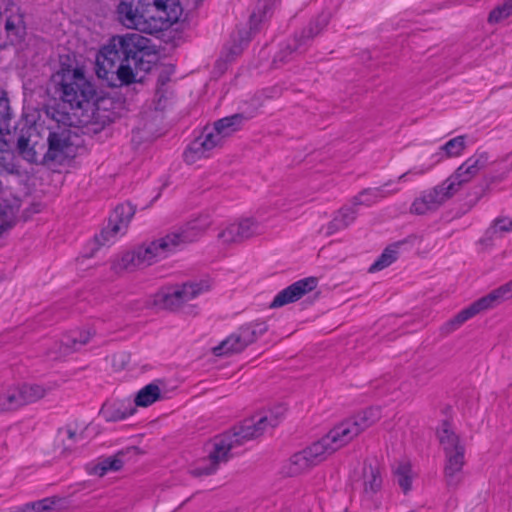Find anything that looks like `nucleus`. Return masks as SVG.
I'll list each match as a JSON object with an SVG mask.
<instances>
[{
	"mask_svg": "<svg viewBox=\"0 0 512 512\" xmlns=\"http://www.w3.org/2000/svg\"><path fill=\"white\" fill-rule=\"evenodd\" d=\"M134 213L135 209L131 204L118 205L110 216L107 227L101 231L100 235L95 237V240L99 245H104L113 240L118 233H123L126 230Z\"/></svg>",
	"mask_w": 512,
	"mask_h": 512,
	"instance_id": "nucleus-18",
	"label": "nucleus"
},
{
	"mask_svg": "<svg viewBox=\"0 0 512 512\" xmlns=\"http://www.w3.org/2000/svg\"><path fill=\"white\" fill-rule=\"evenodd\" d=\"M236 224L243 241L261 233V225L254 218H242Z\"/></svg>",
	"mask_w": 512,
	"mask_h": 512,
	"instance_id": "nucleus-38",
	"label": "nucleus"
},
{
	"mask_svg": "<svg viewBox=\"0 0 512 512\" xmlns=\"http://www.w3.org/2000/svg\"><path fill=\"white\" fill-rule=\"evenodd\" d=\"M23 406L19 386L11 387L0 393V412L15 410Z\"/></svg>",
	"mask_w": 512,
	"mask_h": 512,
	"instance_id": "nucleus-34",
	"label": "nucleus"
},
{
	"mask_svg": "<svg viewBox=\"0 0 512 512\" xmlns=\"http://www.w3.org/2000/svg\"><path fill=\"white\" fill-rule=\"evenodd\" d=\"M358 210L352 206H345L341 208L327 224L324 229L326 236H331L338 231L344 230L349 227L356 219Z\"/></svg>",
	"mask_w": 512,
	"mask_h": 512,
	"instance_id": "nucleus-25",
	"label": "nucleus"
},
{
	"mask_svg": "<svg viewBox=\"0 0 512 512\" xmlns=\"http://www.w3.org/2000/svg\"><path fill=\"white\" fill-rule=\"evenodd\" d=\"M512 231V220L508 217L497 218L488 229L487 234L490 238L502 237L503 234Z\"/></svg>",
	"mask_w": 512,
	"mask_h": 512,
	"instance_id": "nucleus-40",
	"label": "nucleus"
},
{
	"mask_svg": "<svg viewBox=\"0 0 512 512\" xmlns=\"http://www.w3.org/2000/svg\"><path fill=\"white\" fill-rule=\"evenodd\" d=\"M510 298H512V280L475 301L469 307L461 310L452 319L444 323L441 326L440 331L442 334L448 335L481 311L493 308Z\"/></svg>",
	"mask_w": 512,
	"mask_h": 512,
	"instance_id": "nucleus-9",
	"label": "nucleus"
},
{
	"mask_svg": "<svg viewBox=\"0 0 512 512\" xmlns=\"http://www.w3.org/2000/svg\"><path fill=\"white\" fill-rule=\"evenodd\" d=\"M135 409L128 408L124 403L104 404L100 410V415L108 422L124 420L131 416Z\"/></svg>",
	"mask_w": 512,
	"mask_h": 512,
	"instance_id": "nucleus-29",
	"label": "nucleus"
},
{
	"mask_svg": "<svg viewBox=\"0 0 512 512\" xmlns=\"http://www.w3.org/2000/svg\"><path fill=\"white\" fill-rule=\"evenodd\" d=\"M364 491L366 494L373 495L382 485V478L379 468L373 465H365L363 470Z\"/></svg>",
	"mask_w": 512,
	"mask_h": 512,
	"instance_id": "nucleus-31",
	"label": "nucleus"
},
{
	"mask_svg": "<svg viewBox=\"0 0 512 512\" xmlns=\"http://www.w3.org/2000/svg\"><path fill=\"white\" fill-rule=\"evenodd\" d=\"M167 98H152L141 112L138 125L132 131V142L140 145L158 138L161 134L163 111Z\"/></svg>",
	"mask_w": 512,
	"mask_h": 512,
	"instance_id": "nucleus-11",
	"label": "nucleus"
},
{
	"mask_svg": "<svg viewBox=\"0 0 512 512\" xmlns=\"http://www.w3.org/2000/svg\"><path fill=\"white\" fill-rule=\"evenodd\" d=\"M153 13L159 19L161 30L178 21L182 8L177 0H153Z\"/></svg>",
	"mask_w": 512,
	"mask_h": 512,
	"instance_id": "nucleus-22",
	"label": "nucleus"
},
{
	"mask_svg": "<svg viewBox=\"0 0 512 512\" xmlns=\"http://www.w3.org/2000/svg\"><path fill=\"white\" fill-rule=\"evenodd\" d=\"M261 55H262L263 57H266V56H267V53H266L265 51H262V52H261Z\"/></svg>",
	"mask_w": 512,
	"mask_h": 512,
	"instance_id": "nucleus-49",
	"label": "nucleus"
},
{
	"mask_svg": "<svg viewBox=\"0 0 512 512\" xmlns=\"http://www.w3.org/2000/svg\"><path fill=\"white\" fill-rule=\"evenodd\" d=\"M284 411V408L278 407L263 415L253 416L232 430L215 436L207 444V458L202 459L191 470V474L201 477L215 473L221 463H226L233 456L234 449L244 445L247 441L260 437L268 428L277 426Z\"/></svg>",
	"mask_w": 512,
	"mask_h": 512,
	"instance_id": "nucleus-2",
	"label": "nucleus"
},
{
	"mask_svg": "<svg viewBox=\"0 0 512 512\" xmlns=\"http://www.w3.org/2000/svg\"><path fill=\"white\" fill-rule=\"evenodd\" d=\"M60 433L61 434L63 433L66 436V440L65 439L63 440L64 441L63 453L68 454L73 450V444L76 442L78 435L74 430H72L70 428H67L64 431H60Z\"/></svg>",
	"mask_w": 512,
	"mask_h": 512,
	"instance_id": "nucleus-44",
	"label": "nucleus"
},
{
	"mask_svg": "<svg viewBox=\"0 0 512 512\" xmlns=\"http://www.w3.org/2000/svg\"><path fill=\"white\" fill-rule=\"evenodd\" d=\"M169 82L170 77L167 74L161 73L158 78L157 93L161 95L171 93L172 91L167 87Z\"/></svg>",
	"mask_w": 512,
	"mask_h": 512,
	"instance_id": "nucleus-47",
	"label": "nucleus"
},
{
	"mask_svg": "<svg viewBox=\"0 0 512 512\" xmlns=\"http://www.w3.org/2000/svg\"><path fill=\"white\" fill-rule=\"evenodd\" d=\"M160 397L161 391L159 386L154 383H150L138 391L134 399V403L136 406L148 407L159 400Z\"/></svg>",
	"mask_w": 512,
	"mask_h": 512,
	"instance_id": "nucleus-33",
	"label": "nucleus"
},
{
	"mask_svg": "<svg viewBox=\"0 0 512 512\" xmlns=\"http://www.w3.org/2000/svg\"><path fill=\"white\" fill-rule=\"evenodd\" d=\"M138 453L136 447H129L125 450L117 452L113 456L101 458L95 463L87 465V472L90 475L103 477L108 472H116L122 469L125 462L128 461V456L135 455Z\"/></svg>",
	"mask_w": 512,
	"mask_h": 512,
	"instance_id": "nucleus-20",
	"label": "nucleus"
},
{
	"mask_svg": "<svg viewBox=\"0 0 512 512\" xmlns=\"http://www.w3.org/2000/svg\"><path fill=\"white\" fill-rule=\"evenodd\" d=\"M36 136H20L17 140L19 154L30 163H43L45 154V143H38Z\"/></svg>",
	"mask_w": 512,
	"mask_h": 512,
	"instance_id": "nucleus-23",
	"label": "nucleus"
},
{
	"mask_svg": "<svg viewBox=\"0 0 512 512\" xmlns=\"http://www.w3.org/2000/svg\"><path fill=\"white\" fill-rule=\"evenodd\" d=\"M329 15L321 14L312 21L298 36V39L304 41V47L307 43L319 35L329 23Z\"/></svg>",
	"mask_w": 512,
	"mask_h": 512,
	"instance_id": "nucleus-32",
	"label": "nucleus"
},
{
	"mask_svg": "<svg viewBox=\"0 0 512 512\" xmlns=\"http://www.w3.org/2000/svg\"><path fill=\"white\" fill-rule=\"evenodd\" d=\"M80 145L81 139L72 129L62 126L49 129L45 143L44 164H62L76 154Z\"/></svg>",
	"mask_w": 512,
	"mask_h": 512,
	"instance_id": "nucleus-7",
	"label": "nucleus"
},
{
	"mask_svg": "<svg viewBox=\"0 0 512 512\" xmlns=\"http://www.w3.org/2000/svg\"><path fill=\"white\" fill-rule=\"evenodd\" d=\"M150 40L137 33L113 36L96 57V74L108 85L130 84L135 80L134 71L148 72L152 62Z\"/></svg>",
	"mask_w": 512,
	"mask_h": 512,
	"instance_id": "nucleus-1",
	"label": "nucleus"
},
{
	"mask_svg": "<svg viewBox=\"0 0 512 512\" xmlns=\"http://www.w3.org/2000/svg\"><path fill=\"white\" fill-rule=\"evenodd\" d=\"M391 183L392 181H388L381 187L362 190L358 195L353 197L351 206L355 209H357V207L360 205L370 206L371 204L377 202L380 198H384L391 194L397 193L400 190L399 188H394L392 190L385 189Z\"/></svg>",
	"mask_w": 512,
	"mask_h": 512,
	"instance_id": "nucleus-24",
	"label": "nucleus"
},
{
	"mask_svg": "<svg viewBox=\"0 0 512 512\" xmlns=\"http://www.w3.org/2000/svg\"><path fill=\"white\" fill-rule=\"evenodd\" d=\"M267 329L268 326L265 322L244 325L214 347L213 353L216 356H231L240 353L263 335Z\"/></svg>",
	"mask_w": 512,
	"mask_h": 512,
	"instance_id": "nucleus-12",
	"label": "nucleus"
},
{
	"mask_svg": "<svg viewBox=\"0 0 512 512\" xmlns=\"http://www.w3.org/2000/svg\"><path fill=\"white\" fill-rule=\"evenodd\" d=\"M225 140L216 130L214 125H206L200 136L195 138L183 153L184 161L187 164H194L201 159L211 156L216 148H222Z\"/></svg>",
	"mask_w": 512,
	"mask_h": 512,
	"instance_id": "nucleus-13",
	"label": "nucleus"
},
{
	"mask_svg": "<svg viewBox=\"0 0 512 512\" xmlns=\"http://www.w3.org/2000/svg\"><path fill=\"white\" fill-rule=\"evenodd\" d=\"M380 417L381 413L378 408H368L334 426L318 442L329 457L375 424Z\"/></svg>",
	"mask_w": 512,
	"mask_h": 512,
	"instance_id": "nucleus-4",
	"label": "nucleus"
},
{
	"mask_svg": "<svg viewBox=\"0 0 512 512\" xmlns=\"http://www.w3.org/2000/svg\"><path fill=\"white\" fill-rule=\"evenodd\" d=\"M328 456L318 441L293 454L284 466L288 476H297L326 460Z\"/></svg>",
	"mask_w": 512,
	"mask_h": 512,
	"instance_id": "nucleus-15",
	"label": "nucleus"
},
{
	"mask_svg": "<svg viewBox=\"0 0 512 512\" xmlns=\"http://www.w3.org/2000/svg\"><path fill=\"white\" fill-rule=\"evenodd\" d=\"M489 162L486 152L476 154L462 163L447 179L443 181L450 193L456 195L463 185L470 182Z\"/></svg>",
	"mask_w": 512,
	"mask_h": 512,
	"instance_id": "nucleus-14",
	"label": "nucleus"
},
{
	"mask_svg": "<svg viewBox=\"0 0 512 512\" xmlns=\"http://www.w3.org/2000/svg\"><path fill=\"white\" fill-rule=\"evenodd\" d=\"M114 99H116L118 103H121L122 98H83L82 100L79 98H71L69 99V104L71 107L76 105L77 108H82L84 104L89 105L91 103L95 112L99 113L102 109H108V105H112Z\"/></svg>",
	"mask_w": 512,
	"mask_h": 512,
	"instance_id": "nucleus-36",
	"label": "nucleus"
},
{
	"mask_svg": "<svg viewBox=\"0 0 512 512\" xmlns=\"http://www.w3.org/2000/svg\"><path fill=\"white\" fill-rule=\"evenodd\" d=\"M395 481L401 487L404 493L411 489L412 472L411 465L408 462H400L394 469Z\"/></svg>",
	"mask_w": 512,
	"mask_h": 512,
	"instance_id": "nucleus-37",
	"label": "nucleus"
},
{
	"mask_svg": "<svg viewBox=\"0 0 512 512\" xmlns=\"http://www.w3.org/2000/svg\"><path fill=\"white\" fill-rule=\"evenodd\" d=\"M432 168V166H415L411 169H409L408 171H406L405 173L401 174L397 181L398 182H405V181H408V176L409 175H415V176H422L424 174H426L430 169Z\"/></svg>",
	"mask_w": 512,
	"mask_h": 512,
	"instance_id": "nucleus-46",
	"label": "nucleus"
},
{
	"mask_svg": "<svg viewBox=\"0 0 512 512\" xmlns=\"http://www.w3.org/2000/svg\"><path fill=\"white\" fill-rule=\"evenodd\" d=\"M18 211L13 207H4L0 210V236L11 229L17 220Z\"/></svg>",
	"mask_w": 512,
	"mask_h": 512,
	"instance_id": "nucleus-41",
	"label": "nucleus"
},
{
	"mask_svg": "<svg viewBox=\"0 0 512 512\" xmlns=\"http://www.w3.org/2000/svg\"><path fill=\"white\" fill-rule=\"evenodd\" d=\"M56 501L51 498H46L32 504L35 512H53L55 509Z\"/></svg>",
	"mask_w": 512,
	"mask_h": 512,
	"instance_id": "nucleus-45",
	"label": "nucleus"
},
{
	"mask_svg": "<svg viewBox=\"0 0 512 512\" xmlns=\"http://www.w3.org/2000/svg\"><path fill=\"white\" fill-rule=\"evenodd\" d=\"M512 15V0H506L502 5L495 7L489 14L488 22L498 23Z\"/></svg>",
	"mask_w": 512,
	"mask_h": 512,
	"instance_id": "nucleus-43",
	"label": "nucleus"
},
{
	"mask_svg": "<svg viewBox=\"0 0 512 512\" xmlns=\"http://www.w3.org/2000/svg\"><path fill=\"white\" fill-rule=\"evenodd\" d=\"M90 334L88 332L80 333L79 337L72 335L65 336L60 343H55L52 350L48 354L56 359L62 355L76 351L79 346H83L89 342Z\"/></svg>",
	"mask_w": 512,
	"mask_h": 512,
	"instance_id": "nucleus-26",
	"label": "nucleus"
},
{
	"mask_svg": "<svg viewBox=\"0 0 512 512\" xmlns=\"http://www.w3.org/2000/svg\"><path fill=\"white\" fill-rule=\"evenodd\" d=\"M278 0H259L256 10L250 16V21L253 25L262 22L270 13L272 7Z\"/></svg>",
	"mask_w": 512,
	"mask_h": 512,
	"instance_id": "nucleus-39",
	"label": "nucleus"
},
{
	"mask_svg": "<svg viewBox=\"0 0 512 512\" xmlns=\"http://www.w3.org/2000/svg\"><path fill=\"white\" fill-rule=\"evenodd\" d=\"M208 290L209 284L204 281L166 287L156 293L154 302L161 308L171 311L187 309V313H193L194 306L188 303Z\"/></svg>",
	"mask_w": 512,
	"mask_h": 512,
	"instance_id": "nucleus-8",
	"label": "nucleus"
},
{
	"mask_svg": "<svg viewBox=\"0 0 512 512\" xmlns=\"http://www.w3.org/2000/svg\"><path fill=\"white\" fill-rule=\"evenodd\" d=\"M153 0H122L117 8L119 21L128 29L154 34L161 31L159 19L153 13Z\"/></svg>",
	"mask_w": 512,
	"mask_h": 512,
	"instance_id": "nucleus-6",
	"label": "nucleus"
},
{
	"mask_svg": "<svg viewBox=\"0 0 512 512\" xmlns=\"http://www.w3.org/2000/svg\"><path fill=\"white\" fill-rule=\"evenodd\" d=\"M218 239L223 244L240 243L243 241L236 222L227 225L222 231H220L218 234Z\"/></svg>",
	"mask_w": 512,
	"mask_h": 512,
	"instance_id": "nucleus-42",
	"label": "nucleus"
},
{
	"mask_svg": "<svg viewBox=\"0 0 512 512\" xmlns=\"http://www.w3.org/2000/svg\"><path fill=\"white\" fill-rule=\"evenodd\" d=\"M452 197L453 195L442 182L433 188L421 192L420 195L411 203L409 211L414 215H426L433 213Z\"/></svg>",
	"mask_w": 512,
	"mask_h": 512,
	"instance_id": "nucleus-16",
	"label": "nucleus"
},
{
	"mask_svg": "<svg viewBox=\"0 0 512 512\" xmlns=\"http://www.w3.org/2000/svg\"><path fill=\"white\" fill-rule=\"evenodd\" d=\"M466 148V136L460 135L454 137L442 145L439 151L435 154L437 161H441L444 158L458 157Z\"/></svg>",
	"mask_w": 512,
	"mask_h": 512,
	"instance_id": "nucleus-28",
	"label": "nucleus"
},
{
	"mask_svg": "<svg viewBox=\"0 0 512 512\" xmlns=\"http://www.w3.org/2000/svg\"><path fill=\"white\" fill-rule=\"evenodd\" d=\"M404 242H396L388 246L377 260L370 266L369 272L374 273L390 266L398 258V249Z\"/></svg>",
	"mask_w": 512,
	"mask_h": 512,
	"instance_id": "nucleus-30",
	"label": "nucleus"
},
{
	"mask_svg": "<svg viewBox=\"0 0 512 512\" xmlns=\"http://www.w3.org/2000/svg\"><path fill=\"white\" fill-rule=\"evenodd\" d=\"M318 285L316 277H307L296 281L287 288L281 290L273 299L270 308H279L289 303L296 302L305 294L313 291Z\"/></svg>",
	"mask_w": 512,
	"mask_h": 512,
	"instance_id": "nucleus-19",
	"label": "nucleus"
},
{
	"mask_svg": "<svg viewBox=\"0 0 512 512\" xmlns=\"http://www.w3.org/2000/svg\"><path fill=\"white\" fill-rule=\"evenodd\" d=\"M142 266L138 253L135 250L127 251L120 256L116 257L111 264V269L120 274L125 271H134L138 267Z\"/></svg>",
	"mask_w": 512,
	"mask_h": 512,
	"instance_id": "nucleus-27",
	"label": "nucleus"
},
{
	"mask_svg": "<svg viewBox=\"0 0 512 512\" xmlns=\"http://www.w3.org/2000/svg\"><path fill=\"white\" fill-rule=\"evenodd\" d=\"M439 443L444 451V478L448 487L456 488L463 480L465 465V444L453 427L444 421L437 430Z\"/></svg>",
	"mask_w": 512,
	"mask_h": 512,
	"instance_id": "nucleus-5",
	"label": "nucleus"
},
{
	"mask_svg": "<svg viewBox=\"0 0 512 512\" xmlns=\"http://www.w3.org/2000/svg\"><path fill=\"white\" fill-rule=\"evenodd\" d=\"M19 389L23 405L34 403L47 394V389L38 384H23Z\"/></svg>",
	"mask_w": 512,
	"mask_h": 512,
	"instance_id": "nucleus-35",
	"label": "nucleus"
},
{
	"mask_svg": "<svg viewBox=\"0 0 512 512\" xmlns=\"http://www.w3.org/2000/svg\"><path fill=\"white\" fill-rule=\"evenodd\" d=\"M245 105L248 107L242 112L223 117L212 123L225 142L242 129L245 121L252 118L263 103L260 98H250L249 101H245Z\"/></svg>",
	"mask_w": 512,
	"mask_h": 512,
	"instance_id": "nucleus-17",
	"label": "nucleus"
},
{
	"mask_svg": "<svg viewBox=\"0 0 512 512\" xmlns=\"http://www.w3.org/2000/svg\"><path fill=\"white\" fill-rule=\"evenodd\" d=\"M273 92H274V93H280V94H282V93H288V91H287V90H283V89H275Z\"/></svg>",
	"mask_w": 512,
	"mask_h": 512,
	"instance_id": "nucleus-48",
	"label": "nucleus"
},
{
	"mask_svg": "<svg viewBox=\"0 0 512 512\" xmlns=\"http://www.w3.org/2000/svg\"><path fill=\"white\" fill-rule=\"evenodd\" d=\"M50 89L62 96H95L94 85L81 67L62 66L52 75Z\"/></svg>",
	"mask_w": 512,
	"mask_h": 512,
	"instance_id": "nucleus-10",
	"label": "nucleus"
},
{
	"mask_svg": "<svg viewBox=\"0 0 512 512\" xmlns=\"http://www.w3.org/2000/svg\"><path fill=\"white\" fill-rule=\"evenodd\" d=\"M211 225L207 216H201L156 240L136 248L142 266H149L166 258L178 247L199 239Z\"/></svg>",
	"mask_w": 512,
	"mask_h": 512,
	"instance_id": "nucleus-3",
	"label": "nucleus"
},
{
	"mask_svg": "<svg viewBox=\"0 0 512 512\" xmlns=\"http://www.w3.org/2000/svg\"><path fill=\"white\" fill-rule=\"evenodd\" d=\"M304 48V41L299 40L298 36L295 35L292 39L280 44L279 49L273 55L271 62L268 65L263 66V69L270 70L283 67L294 60L298 54H301Z\"/></svg>",
	"mask_w": 512,
	"mask_h": 512,
	"instance_id": "nucleus-21",
	"label": "nucleus"
}]
</instances>
